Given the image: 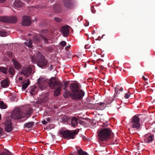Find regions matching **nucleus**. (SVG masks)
Returning a JSON list of instances; mask_svg holds the SVG:
<instances>
[{
	"mask_svg": "<svg viewBox=\"0 0 155 155\" xmlns=\"http://www.w3.org/2000/svg\"><path fill=\"white\" fill-rule=\"evenodd\" d=\"M69 88L72 93L69 91L65 89L64 97H83L85 95L84 91L81 89L76 83L71 84Z\"/></svg>",
	"mask_w": 155,
	"mask_h": 155,
	"instance_id": "nucleus-1",
	"label": "nucleus"
},
{
	"mask_svg": "<svg viewBox=\"0 0 155 155\" xmlns=\"http://www.w3.org/2000/svg\"><path fill=\"white\" fill-rule=\"evenodd\" d=\"M31 59L32 63H37L38 66L40 67H44L47 64V61L45 57L41 55L40 52H38L37 54L36 57L33 56Z\"/></svg>",
	"mask_w": 155,
	"mask_h": 155,
	"instance_id": "nucleus-2",
	"label": "nucleus"
},
{
	"mask_svg": "<svg viewBox=\"0 0 155 155\" xmlns=\"http://www.w3.org/2000/svg\"><path fill=\"white\" fill-rule=\"evenodd\" d=\"M48 85L51 88L55 89L54 95L55 97H57L60 94L61 90V83L55 80H50L48 82Z\"/></svg>",
	"mask_w": 155,
	"mask_h": 155,
	"instance_id": "nucleus-3",
	"label": "nucleus"
},
{
	"mask_svg": "<svg viewBox=\"0 0 155 155\" xmlns=\"http://www.w3.org/2000/svg\"><path fill=\"white\" fill-rule=\"evenodd\" d=\"M110 128H104L98 132L97 136L101 141H107L111 135Z\"/></svg>",
	"mask_w": 155,
	"mask_h": 155,
	"instance_id": "nucleus-4",
	"label": "nucleus"
},
{
	"mask_svg": "<svg viewBox=\"0 0 155 155\" xmlns=\"http://www.w3.org/2000/svg\"><path fill=\"white\" fill-rule=\"evenodd\" d=\"M11 117L15 120H18L24 118L25 116H22L21 113V110L17 108L14 110L12 112Z\"/></svg>",
	"mask_w": 155,
	"mask_h": 155,
	"instance_id": "nucleus-5",
	"label": "nucleus"
},
{
	"mask_svg": "<svg viewBox=\"0 0 155 155\" xmlns=\"http://www.w3.org/2000/svg\"><path fill=\"white\" fill-rule=\"evenodd\" d=\"M47 37V35L41 34V35H37L34 36L33 38V40L35 43H37L39 42L40 40L41 39L43 40L45 43H48V40Z\"/></svg>",
	"mask_w": 155,
	"mask_h": 155,
	"instance_id": "nucleus-6",
	"label": "nucleus"
},
{
	"mask_svg": "<svg viewBox=\"0 0 155 155\" xmlns=\"http://www.w3.org/2000/svg\"><path fill=\"white\" fill-rule=\"evenodd\" d=\"M140 119L137 115L134 116L132 118L131 123L132 124V127L133 128H135L137 129L140 128V125L139 123Z\"/></svg>",
	"mask_w": 155,
	"mask_h": 155,
	"instance_id": "nucleus-7",
	"label": "nucleus"
},
{
	"mask_svg": "<svg viewBox=\"0 0 155 155\" xmlns=\"http://www.w3.org/2000/svg\"><path fill=\"white\" fill-rule=\"evenodd\" d=\"M38 83L39 88L41 90H43L46 87L47 85L48 84L45 79L41 77L38 79Z\"/></svg>",
	"mask_w": 155,
	"mask_h": 155,
	"instance_id": "nucleus-8",
	"label": "nucleus"
},
{
	"mask_svg": "<svg viewBox=\"0 0 155 155\" xmlns=\"http://www.w3.org/2000/svg\"><path fill=\"white\" fill-rule=\"evenodd\" d=\"M3 124L5 125V130L6 131L10 132L12 130L13 127L12 126V123L11 120H7Z\"/></svg>",
	"mask_w": 155,
	"mask_h": 155,
	"instance_id": "nucleus-9",
	"label": "nucleus"
},
{
	"mask_svg": "<svg viewBox=\"0 0 155 155\" xmlns=\"http://www.w3.org/2000/svg\"><path fill=\"white\" fill-rule=\"evenodd\" d=\"M31 23V20L30 17L28 16H24L22 21V25L24 26L30 25Z\"/></svg>",
	"mask_w": 155,
	"mask_h": 155,
	"instance_id": "nucleus-10",
	"label": "nucleus"
},
{
	"mask_svg": "<svg viewBox=\"0 0 155 155\" xmlns=\"http://www.w3.org/2000/svg\"><path fill=\"white\" fill-rule=\"evenodd\" d=\"M28 92L32 96H35L38 92V87L35 86H33L28 88Z\"/></svg>",
	"mask_w": 155,
	"mask_h": 155,
	"instance_id": "nucleus-11",
	"label": "nucleus"
},
{
	"mask_svg": "<svg viewBox=\"0 0 155 155\" xmlns=\"http://www.w3.org/2000/svg\"><path fill=\"white\" fill-rule=\"evenodd\" d=\"M32 69L30 67L23 68L21 71V74H23L26 77H27L31 74Z\"/></svg>",
	"mask_w": 155,
	"mask_h": 155,
	"instance_id": "nucleus-12",
	"label": "nucleus"
},
{
	"mask_svg": "<svg viewBox=\"0 0 155 155\" xmlns=\"http://www.w3.org/2000/svg\"><path fill=\"white\" fill-rule=\"evenodd\" d=\"M114 88L115 92L114 96L115 97L121 96L123 94V88L118 85H117Z\"/></svg>",
	"mask_w": 155,
	"mask_h": 155,
	"instance_id": "nucleus-13",
	"label": "nucleus"
},
{
	"mask_svg": "<svg viewBox=\"0 0 155 155\" xmlns=\"http://www.w3.org/2000/svg\"><path fill=\"white\" fill-rule=\"evenodd\" d=\"M64 6L68 8H71L73 7V0H64Z\"/></svg>",
	"mask_w": 155,
	"mask_h": 155,
	"instance_id": "nucleus-14",
	"label": "nucleus"
},
{
	"mask_svg": "<svg viewBox=\"0 0 155 155\" xmlns=\"http://www.w3.org/2000/svg\"><path fill=\"white\" fill-rule=\"evenodd\" d=\"M69 26L68 25L63 26L61 28V32L64 37L67 36L69 34Z\"/></svg>",
	"mask_w": 155,
	"mask_h": 155,
	"instance_id": "nucleus-15",
	"label": "nucleus"
},
{
	"mask_svg": "<svg viewBox=\"0 0 155 155\" xmlns=\"http://www.w3.org/2000/svg\"><path fill=\"white\" fill-rule=\"evenodd\" d=\"M60 134H62L63 137L65 139H66L67 138H71V134L70 131L69 130H64L62 132H60Z\"/></svg>",
	"mask_w": 155,
	"mask_h": 155,
	"instance_id": "nucleus-16",
	"label": "nucleus"
},
{
	"mask_svg": "<svg viewBox=\"0 0 155 155\" xmlns=\"http://www.w3.org/2000/svg\"><path fill=\"white\" fill-rule=\"evenodd\" d=\"M47 98V97H38L37 100L34 101V102L37 104H41L47 101L48 99Z\"/></svg>",
	"mask_w": 155,
	"mask_h": 155,
	"instance_id": "nucleus-17",
	"label": "nucleus"
},
{
	"mask_svg": "<svg viewBox=\"0 0 155 155\" xmlns=\"http://www.w3.org/2000/svg\"><path fill=\"white\" fill-rule=\"evenodd\" d=\"M12 61L14 66L15 68L17 70H19L21 68V65L15 59H13Z\"/></svg>",
	"mask_w": 155,
	"mask_h": 155,
	"instance_id": "nucleus-18",
	"label": "nucleus"
},
{
	"mask_svg": "<svg viewBox=\"0 0 155 155\" xmlns=\"http://www.w3.org/2000/svg\"><path fill=\"white\" fill-rule=\"evenodd\" d=\"M14 6L17 8H21L22 7L24 3L21 1L17 0L15 1L13 3Z\"/></svg>",
	"mask_w": 155,
	"mask_h": 155,
	"instance_id": "nucleus-19",
	"label": "nucleus"
},
{
	"mask_svg": "<svg viewBox=\"0 0 155 155\" xmlns=\"http://www.w3.org/2000/svg\"><path fill=\"white\" fill-rule=\"evenodd\" d=\"M8 23H16L18 20L17 17L15 16L8 17Z\"/></svg>",
	"mask_w": 155,
	"mask_h": 155,
	"instance_id": "nucleus-20",
	"label": "nucleus"
},
{
	"mask_svg": "<svg viewBox=\"0 0 155 155\" xmlns=\"http://www.w3.org/2000/svg\"><path fill=\"white\" fill-rule=\"evenodd\" d=\"M1 86L3 87H7L9 86L8 81L6 79H4L1 82Z\"/></svg>",
	"mask_w": 155,
	"mask_h": 155,
	"instance_id": "nucleus-21",
	"label": "nucleus"
},
{
	"mask_svg": "<svg viewBox=\"0 0 155 155\" xmlns=\"http://www.w3.org/2000/svg\"><path fill=\"white\" fill-rule=\"evenodd\" d=\"M53 9L55 12L59 13L61 11V8L59 5L56 4L54 6Z\"/></svg>",
	"mask_w": 155,
	"mask_h": 155,
	"instance_id": "nucleus-22",
	"label": "nucleus"
},
{
	"mask_svg": "<svg viewBox=\"0 0 155 155\" xmlns=\"http://www.w3.org/2000/svg\"><path fill=\"white\" fill-rule=\"evenodd\" d=\"M8 72L10 75L14 76L15 74V70L13 67H10L8 68Z\"/></svg>",
	"mask_w": 155,
	"mask_h": 155,
	"instance_id": "nucleus-23",
	"label": "nucleus"
},
{
	"mask_svg": "<svg viewBox=\"0 0 155 155\" xmlns=\"http://www.w3.org/2000/svg\"><path fill=\"white\" fill-rule=\"evenodd\" d=\"M71 124L73 127H74L75 126H77L78 125L77 118L73 117L71 119Z\"/></svg>",
	"mask_w": 155,
	"mask_h": 155,
	"instance_id": "nucleus-24",
	"label": "nucleus"
},
{
	"mask_svg": "<svg viewBox=\"0 0 155 155\" xmlns=\"http://www.w3.org/2000/svg\"><path fill=\"white\" fill-rule=\"evenodd\" d=\"M25 45L29 48H31L33 47L32 42L31 40L29 39L24 43Z\"/></svg>",
	"mask_w": 155,
	"mask_h": 155,
	"instance_id": "nucleus-25",
	"label": "nucleus"
},
{
	"mask_svg": "<svg viewBox=\"0 0 155 155\" xmlns=\"http://www.w3.org/2000/svg\"><path fill=\"white\" fill-rule=\"evenodd\" d=\"M30 84V81L28 80L26 81L22 85V89L23 90H25Z\"/></svg>",
	"mask_w": 155,
	"mask_h": 155,
	"instance_id": "nucleus-26",
	"label": "nucleus"
},
{
	"mask_svg": "<svg viewBox=\"0 0 155 155\" xmlns=\"http://www.w3.org/2000/svg\"><path fill=\"white\" fill-rule=\"evenodd\" d=\"M8 17L3 16L0 17V21L6 23H8Z\"/></svg>",
	"mask_w": 155,
	"mask_h": 155,
	"instance_id": "nucleus-27",
	"label": "nucleus"
},
{
	"mask_svg": "<svg viewBox=\"0 0 155 155\" xmlns=\"http://www.w3.org/2000/svg\"><path fill=\"white\" fill-rule=\"evenodd\" d=\"M62 121L64 123L67 122L71 120L69 117L64 115L61 118Z\"/></svg>",
	"mask_w": 155,
	"mask_h": 155,
	"instance_id": "nucleus-28",
	"label": "nucleus"
},
{
	"mask_svg": "<svg viewBox=\"0 0 155 155\" xmlns=\"http://www.w3.org/2000/svg\"><path fill=\"white\" fill-rule=\"evenodd\" d=\"M33 110L30 108H28V111L25 114V117H30L31 114L33 112Z\"/></svg>",
	"mask_w": 155,
	"mask_h": 155,
	"instance_id": "nucleus-29",
	"label": "nucleus"
},
{
	"mask_svg": "<svg viewBox=\"0 0 155 155\" xmlns=\"http://www.w3.org/2000/svg\"><path fill=\"white\" fill-rule=\"evenodd\" d=\"M0 71L5 74H6L8 73V68L3 67H0Z\"/></svg>",
	"mask_w": 155,
	"mask_h": 155,
	"instance_id": "nucleus-30",
	"label": "nucleus"
},
{
	"mask_svg": "<svg viewBox=\"0 0 155 155\" xmlns=\"http://www.w3.org/2000/svg\"><path fill=\"white\" fill-rule=\"evenodd\" d=\"M78 155H87L88 153L84 151L81 149H79L78 151Z\"/></svg>",
	"mask_w": 155,
	"mask_h": 155,
	"instance_id": "nucleus-31",
	"label": "nucleus"
},
{
	"mask_svg": "<svg viewBox=\"0 0 155 155\" xmlns=\"http://www.w3.org/2000/svg\"><path fill=\"white\" fill-rule=\"evenodd\" d=\"M7 107V105L4 104L3 101H0V108L1 109H5Z\"/></svg>",
	"mask_w": 155,
	"mask_h": 155,
	"instance_id": "nucleus-32",
	"label": "nucleus"
},
{
	"mask_svg": "<svg viewBox=\"0 0 155 155\" xmlns=\"http://www.w3.org/2000/svg\"><path fill=\"white\" fill-rule=\"evenodd\" d=\"M34 124V122H29L25 124L24 125V126L25 127H27L29 128L32 127Z\"/></svg>",
	"mask_w": 155,
	"mask_h": 155,
	"instance_id": "nucleus-33",
	"label": "nucleus"
},
{
	"mask_svg": "<svg viewBox=\"0 0 155 155\" xmlns=\"http://www.w3.org/2000/svg\"><path fill=\"white\" fill-rule=\"evenodd\" d=\"M154 139V136L150 135L149 136L147 139V141H146V142L148 143L152 141Z\"/></svg>",
	"mask_w": 155,
	"mask_h": 155,
	"instance_id": "nucleus-34",
	"label": "nucleus"
},
{
	"mask_svg": "<svg viewBox=\"0 0 155 155\" xmlns=\"http://www.w3.org/2000/svg\"><path fill=\"white\" fill-rule=\"evenodd\" d=\"M135 96H136L135 95H134L133 93H131L129 92V90L128 92L125 94L124 97H135Z\"/></svg>",
	"mask_w": 155,
	"mask_h": 155,
	"instance_id": "nucleus-35",
	"label": "nucleus"
},
{
	"mask_svg": "<svg viewBox=\"0 0 155 155\" xmlns=\"http://www.w3.org/2000/svg\"><path fill=\"white\" fill-rule=\"evenodd\" d=\"M7 32L2 30H0V36H5L6 35Z\"/></svg>",
	"mask_w": 155,
	"mask_h": 155,
	"instance_id": "nucleus-36",
	"label": "nucleus"
},
{
	"mask_svg": "<svg viewBox=\"0 0 155 155\" xmlns=\"http://www.w3.org/2000/svg\"><path fill=\"white\" fill-rule=\"evenodd\" d=\"M70 133L71 134V138L72 139H74V136L77 134V133L75 131H74L73 132L70 131Z\"/></svg>",
	"mask_w": 155,
	"mask_h": 155,
	"instance_id": "nucleus-37",
	"label": "nucleus"
},
{
	"mask_svg": "<svg viewBox=\"0 0 155 155\" xmlns=\"http://www.w3.org/2000/svg\"><path fill=\"white\" fill-rule=\"evenodd\" d=\"M10 152L8 150H6V152H4L0 154V155H10Z\"/></svg>",
	"mask_w": 155,
	"mask_h": 155,
	"instance_id": "nucleus-38",
	"label": "nucleus"
},
{
	"mask_svg": "<svg viewBox=\"0 0 155 155\" xmlns=\"http://www.w3.org/2000/svg\"><path fill=\"white\" fill-rule=\"evenodd\" d=\"M54 19L57 22H60L62 21V20L61 18H60L57 17H54Z\"/></svg>",
	"mask_w": 155,
	"mask_h": 155,
	"instance_id": "nucleus-39",
	"label": "nucleus"
},
{
	"mask_svg": "<svg viewBox=\"0 0 155 155\" xmlns=\"http://www.w3.org/2000/svg\"><path fill=\"white\" fill-rule=\"evenodd\" d=\"M6 53V55L7 56L11 58L12 57V54L11 51H8Z\"/></svg>",
	"mask_w": 155,
	"mask_h": 155,
	"instance_id": "nucleus-40",
	"label": "nucleus"
},
{
	"mask_svg": "<svg viewBox=\"0 0 155 155\" xmlns=\"http://www.w3.org/2000/svg\"><path fill=\"white\" fill-rule=\"evenodd\" d=\"M60 45L63 47L65 46L66 45V43L64 41H62L60 43Z\"/></svg>",
	"mask_w": 155,
	"mask_h": 155,
	"instance_id": "nucleus-41",
	"label": "nucleus"
},
{
	"mask_svg": "<svg viewBox=\"0 0 155 155\" xmlns=\"http://www.w3.org/2000/svg\"><path fill=\"white\" fill-rule=\"evenodd\" d=\"M82 97H71L73 100L78 101L81 100Z\"/></svg>",
	"mask_w": 155,
	"mask_h": 155,
	"instance_id": "nucleus-42",
	"label": "nucleus"
},
{
	"mask_svg": "<svg viewBox=\"0 0 155 155\" xmlns=\"http://www.w3.org/2000/svg\"><path fill=\"white\" fill-rule=\"evenodd\" d=\"M70 47H71V45H69L66 46L65 48V49L66 51H68L69 49H70Z\"/></svg>",
	"mask_w": 155,
	"mask_h": 155,
	"instance_id": "nucleus-43",
	"label": "nucleus"
},
{
	"mask_svg": "<svg viewBox=\"0 0 155 155\" xmlns=\"http://www.w3.org/2000/svg\"><path fill=\"white\" fill-rule=\"evenodd\" d=\"M64 85L65 88H66L68 86V82H64Z\"/></svg>",
	"mask_w": 155,
	"mask_h": 155,
	"instance_id": "nucleus-44",
	"label": "nucleus"
},
{
	"mask_svg": "<svg viewBox=\"0 0 155 155\" xmlns=\"http://www.w3.org/2000/svg\"><path fill=\"white\" fill-rule=\"evenodd\" d=\"M3 129L1 128L0 127V136L1 135H2L3 134Z\"/></svg>",
	"mask_w": 155,
	"mask_h": 155,
	"instance_id": "nucleus-45",
	"label": "nucleus"
},
{
	"mask_svg": "<svg viewBox=\"0 0 155 155\" xmlns=\"http://www.w3.org/2000/svg\"><path fill=\"white\" fill-rule=\"evenodd\" d=\"M42 124H46L47 123V122L45 120H44L42 121Z\"/></svg>",
	"mask_w": 155,
	"mask_h": 155,
	"instance_id": "nucleus-46",
	"label": "nucleus"
},
{
	"mask_svg": "<svg viewBox=\"0 0 155 155\" xmlns=\"http://www.w3.org/2000/svg\"><path fill=\"white\" fill-rule=\"evenodd\" d=\"M142 79L144 81H147L148 80V78H146L144 76L142 77Z\"/></svg>",
	"mask_w": 155,
	"mask_h": 155,
	"instance_id": "nucleus-47",
	"label": "nucleus"
},
{
	"mask_svg": "<svg viewBox=\"0 0 155 155\" xmlns=\"http://www.w3.org/2000/svg\"><path fill=\"white\" fill-rule=\"evenodd\" d=\"M6 0H0V3H2L5 2Z\"/></svg>",
	"mask_w": 155,
	"mask_h": 155,
	"instance_id": "nucleus-48",
	"label": "nucleus"
},
{
	"mask_svg": "<svg viewBox=\"0 0 155 155\" xmlns=\"http://www.w3.org/2000/svg\"><path fill=\"white\" fill-rule=\"evenodd\" d=\"M52 152V151H49L48 152V154H50V155H51V152Z\"/></svg>",
	"mask_w": 155,
	"mask_h": 155,
	"instance_id": "nucleus-49",
	"label": "nucleus"
},
{
	"mask_svg": "<svg viewBox=\"0 0 155 155\" xmlns=\"http://www.w3.org/2000/svg\"><path fill=\"white\" fill-rule=\"evenodd\" d=\"M50 67H51V68H50V70H51L53 69L52 66V65H50Z\"/></svg>",
	"mask_w": 155,
	"mask_h": 155,
	"instance_id": "nucleus-50",
	"label": "nucleus"
},
{
	"mask_svg": "<svg viewBox=\"0 0 155 155\" xmlns=\"http://www.w3.org/2000/svg\"><path fill=\"white\" fill-rule=\"evenodd\" d=\"M104 102L100 103H99V104L100 105H102V104H104Z\"/></svg>",
	"mask_w": 155,
	"mask_h": 155,
	"instance_id": "nucleus-51",
	"label": "nucleus"
},
{
	"mask_svg": "<svg viewBox=\"0 0 155 155\" xmlns=\"http://www.w3.org/2000/svg\"><path fill=\"white\" fill-rule=\"evenodd\" d=\"M100 40L101 39V37L100 36H99L98 37V38H97V39H96V40H98L99 39H100Z\"/></svg>",
	"mask_w": 155,
	"mask_h": 155,
	"instance_id": "nucleus-52",
	"label": "nucleus"
},
{
	"mask_svg": "<svg viewBox=\"0 0 155 155\" xmlns=\"http://www.w3.org/2000/svg\"><path fill=\"white\" fill-rule=\"evenodd\" d=\"M47 121H48V122H49L50 121V119H49V118H48L47 119Z\"/></svg>",
	"mask_w": 155,
	"mask_h": 155,
	"instance_id": "nucleus-53",
	"label": "nucleus"
},
{
	"mask_svg": "<svg viewBox=\"0 0 155 155\" xmlns=\"http://www.w3.org/2000/svg\"><path fill=\"white\" fill-rule=\"evenodd\" d=\"M148 84V82H145V84H144V86H145L146 85V84Z\"/></svg>",
	"mask_w": 155,
	"mask_h": 155,
	"instance_id": "nucleus-54",
	"label": "nucleus"
},
{
	"mask_svg": "<svg viewBox=\"0 0 155 155\" xmlns=\"http://www.w3.org/2000/svg\"><path fill=\"white\" fill-rule=\"evenodd\" d=\"M44 32H45V31H46V32H47V30H43V31H42V32H43H43H44Z\"/></svg>",
	"mask_w": 155,
	"mask_h": 155,
	"instance_id": "nucleus-55",
	"label": "nucleus"
},
{
	"mask_svg": "<svg viewBox=\"0 0 155 155\" xmlns=\"http://www.w3.org/2000/svg\"><path fill=\"white\" fill-rule=\"evenodd\" d=\"M108 125V124H107V125H105V124H104V126H105V127H107Z\"/></svg>",
	"mask_w": 155,
	"mask_h": 155,
	"instance_id": "nucleus-56",
	"label": "nucleus"
},
{
	"mask_svg": "<svg viewBox=\"0 0 155 155\" xmlns=\"http://www.w3.org/2000/svg\"><path fill=\"white\" fill-rule=\"evenodd\" d=\"M100 68L101 69H103L104 68V67L103 66H101L100 67Z\"/></svg>",
	"mask_w": 155,
	"mask_h": 155,
	"instance_id": "nucleus-57",
	"label": "nucleus"
},
{
	"mask_svg": "<svg viewBox=\"0 0 155 155\" xmlns=\"http://www.w3.org/2000/svg\"><path fill=\"white\" fill-rule=\"evenodd\" d=\"M22 78H21V77H20V78H19V80H22Z\"/></svg>",
	"mask_w": 155,
	"mask_h": 155,
	"instance_id": "nucleus-58",
	"label": "nucleus"
},
{
	"mask_svg": "<svg viewBox=\"0 0 155 155\" xmlns=\"http://www.w3.org/2000/svg\"><path fill=\"white\" fill-rule=\"evenodd\" d=\"M94 33H95V31H92V33L93 34H94Z\"/></svg>",
	"mask_w": 155,
	"mask_h": 155,
	"instance_id": "nucleus-59",
	"label": "nucleus"
},
{
	"mask_svg": "<svg viewBox=\"0 0 155 155\" xmlns=\"http://www.w3.org/2000/svg\"><path fill=\"white\" fill-rule=\"evenodd\" d=\"M105 35H103L102 36V38H103L104 36Z\"/></svg>",
	"mask_w": 155,
	"mask_h": 155,
	"instance_id": "nucleus-60",
	"label": "nucleus"
},
{
	"mask_svg": "<svg viewBox=\"0 0 155 155\" xmlns=\"http://www.w3.org/2000/svg\"><path fill=\"white\" fill-rule=\"evenodd\" d=\"M84 26H87V24H84Z\"/></svg>",
	"mask_w": 155,
	"mask_h": 155,
	"instance_id": "nucleus-61",
	"label": "nucleus"
},
{
	"mask_svg": "<svg viewBox=\"0 0 155 155\" xmlns=\"http://www.w3.org/2000/svg\"><path fill=\"white\" fill-rule=\"evenodd\" d=\"M1 119V115L0 114V120Z\"/></svg>",
	"mask_w": 155,
	"mask_h": 155,
	"instance_id": "nucleus-62",
	"label": "nucleus"
},
{
	"mask_svg": "<svg viewBox=\"0 0 155 155\" xmlns=\"http://www.w3.org/2000/svg\"><path fill=\"white\" fill-rule=\"evenodd\" d=\"M37 149V148L35 147V148H34V150H36Z\"/></svg>",
	"mask_w": 155,
	"mask_h": 155,
	"instance_id": "nucleus-63",
	"label": "nucleus"
},
{
	"mask_svg": "<svg viewBox=\"0 0 155 155\" xmlns=\"http://www.w3.org/2000/svg\"><path fill=\"white\" fill-rule=\"evenodd\" d=\"M47 128H48L47 127H46V128H44V129H45H45H47Z\"/></svg>",
	"mask_w": 155,
	"mask_h": 155,
	"instance_id": "nucleus-64",
	"label": "nucleus"
}]
</instances>
